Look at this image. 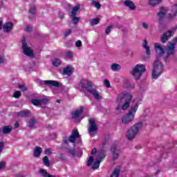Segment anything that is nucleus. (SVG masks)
I'll return each mask as SVG.
<instances>
[{
  "label": "nucleus",
  "mask_w": 177,
  "mask_h": 177,
  "mask_svg": "<svg viewBox=\"0 0 177 177\" xmlns=\"http://www.w3.org/2000/svg\"><path fill=\"white\" fill-rule=\"evenodd\" d=\"M143 124L142 122H138L131 126L127 131L126 138L128 140H133L134 138L139 135L140 129H142Z\"/></svg>",
  "instance_id": "3"
},
{
  "label": "nucleus",
  "mask_w": 177,
  "mask_h": 177,
  "mask_svg": "<svg viewBox=\"0 0 177 177\" xmlns=\"http://www.w3.org/2000/svg\"><path fill=\"white\" fill-rule=\"evenodd\" d=\"M89 122V127H88V133L90 136H95V133L96 131H97V125H96V122L95 121V119L90 118L88 120Z\"/></svg>",
  "instance_id": "10"
},
{
  "label": "nucleus",
  "mask_w": 177,
  "mask_h": 177,
  "mask_svg": "<svg viewBox=\"0 0 177 177\" xmlns=\"http://www.w3.org/2000/svg\"><path fill=\"white\" fill-rule=\"evenodd\" d=\"M120 172H121V167H118L113 170L111 174V177H118L120 176Z\"/></svg>",
  "instance_id": "26"
},
{
  "label": "nucleus",
  "mask_w": 177,
  "mask_h": 177,
  "mask_svg": "<svg viewBox=\"0 0 177 177\" xmlns=\"http://www.w3.org/2000/svg\"><path fill=\"white\" fill-rule=\"evenodd\" d=\"M146 72V65L143 64H138L136 65L130 72V74L136 81H139L142 78L143 73Z\"/></svg>",
  "instance_id": "4"
},
{
  "label": "nucleus",
  "mask_w": 177,
  "mask_h": 177,
  "mask_svg": "<svg viewBox=\"0 0 177 177\" xmlns=\"http://www.w3.org/2000/svg\"><path fill=\"white\" fill-rule=\"evenodd\" d=\"M80 138V133L78 132V130L74 129L73 130L71 136L68 138L67 137H65L64 138V143H68L70 142L71 143H75V140L77 139H79Z\"/></svg>",
  "instance_id": "9"
},
{
  "label": "nucleus",
  "mask_w": 177,
  "mask_h": 177,
  "mask_svg": "<svg viewBox=\"0 0 177 177\" xmlns=\"http://www.w3.org/2000/svg\"><path fill=\"white\" fill-rule=\"evenodd\" d=\"M61 19H63V16L61 17Z\"/></svg>",
  "instance_id": "61"
},
{
  "label": "nucleus",
  "mask_w": 177,
  "mask_h": 177,
  "mask_svg": "<svg viewBox=\"0 0 177 177\" xmlns=\"http://www.w3.org/2000/svg\"><path fill=\"white\" fill-rule=\"evenodd\" d=\"M96 151H97L96 148H94V149L92 150V151H91V154H96Z\"/></svg>",
  "instance_id": "57"
},
{
  "label": "nucleus",
  "mask_w": 177,
  "mask_h": 177,
  "mask_svg": "<svg viewBox=\"0 0 177 177\" xmlns=\"http://www.w3.org/2000/svg\"><path fill=\"white\" fill-rule=\"evenodd\" d=\"M100 19L99 18H95L90 21L91 26H96V24H99Z\"/></svg>",
  "instance_id": "33"
},
{
  "label": "nucleus",
  "mask_w": 177,
  "mask_h": 177,
  "mask_svg": "<svg viewBox=\"0 0 177 177\" xmlns=\"http://www.w3.org/2000/svg\"><path fill=\"white\" fill-rule=\"evenodd\" d=\"M123 5H124V6H127V8H129L130 10H135L136 9V6H135L133 1L131 0L124 1L123 2Z\"/></svg>",
  "instance_id": "16"
},
{
  "label": "nucleus",
  "mask_w": 177,
  "mask_h": 177,
  "mask_svg": "<svg viewBox=\"0 0 177 177\" xmlns=\"http://www.w3.org/2000/svg\"><path fill=\"white\" fill-rule=\"evenodd\" d=\"M122 102H124L123 104ZM131 102H132V95L131 93L127 92L119 93L116 97V103L119 106L115 108V114H120L121 110H128L131 105ZM121 104L122 106H120Z\"/></svg>",
  "instance_id": "1"
},
{
  "label": "nucleus",
  "mask_w": 177,
  "mask_h": 177,
  "mask_svg": "<svg viewBox=\"0 0 177 177\" xmlns=\"http://www.w3.org/2000/svg\"><path fill=\"white\" fill-rule=\"evenodd\" d=\"M43 162L46 167H50V162H49V158H48V156H44L43 158Z\"/></svg>",
  "instance_id": "34"
},
{
  "label": "nucleus",
  "mask_w": 177,
  "mask_h": 177,
  "mask_svg": "<svg viewBox=\"0 0 177 177\" xmlns=\"http://www.w3.org/2000/svg\"><path fill=\"white\" fill-rule=\"evenodd\" d=\"M41 153H42V148H41L39 147H36L34 150L33 156L36 158H38V157L41 156Z\"/></svg>",
  "instance_id": "24"
},
{
  "label": "nucleus",
  "mask_w": 177,
  "mask_h": 177,
  "mask_svg": "<svg viewBox=\"0 0 177 177\" xmlns=\"http://www.w3.org/2000/svg\"><path fill=\"white\" fill-rule=\"evenodd\" d=\"M176 15H177V6L174 5V6L171 9V12L168 14L167 19H169V20H172V19H174V17H176Z\"/></svg>",
  "instance_id": "17"
},
{
  "label": "nucleus",
  "mask_w": 177,
  "mask_h": 177,
  "mask_svg": "<svg viewBox=\"0 0 177 177\" xmlns=\"http://www.w3.org/2000/svg\"><path fill=\"white\" fill-rule=\"evenodd\" d=\"M142 48L145 49L146 50V54L147 56H150V47L149 46V44H147V40H144L142 42Z\"/></svg>",
  "instance_id": "23"
},
{
  "label": "nucleus",
  "mask_w": 177,
  "mask_h": 177,
  "mask_svg": "<svg viewBox=\"0 0 177 177\" xmlns=\"http://www.w3.org/2000/svg\"><path fill=\"white\" fill-rule=\"evenodd\" d=\"M45 154H46L47 156H50V154H52V149H46L45 150Z\"/></svg>",
  "instance_id": "49"
},
{
  "label": "nucleus",
  "mask_w": 177,
  "mask_h": 177,
  "mask_svg": "<svg viewBox=\"0 0 177 177\" xmlns=\"http://www.w3.org/2000/svg\"><path fill=\"white\" fill-rule=\"evenodd\" d=\"M35 82H37V84H39V85H42L44 84L45 85H49L50 86H59V82L55 80L42 81L39 79H37L35 80Z\"/></svg>",
  "instance_id": "13"
},
{
  "label": "nucleus",
  "mask_w": 177,
  "mask_h": 177,
  "mask_svg": "<svg viewBox=\"0 0 177 177\" xmlns=\"http://www.w3.org/2000/svg\"><path fill=\"white\" fill-rule=\"evenodd\" d=\"M92 82H89V80H82L77 85L76 89L80 92H84V91H87V92H88V89L92 88Z\"/></svg>",
  "instance_id": "7"
},
{
  "label": "nucleus",
  "mask_w": 177,
  "mask_h": 177,
  "mask_svg": "<svg viewBox=\"0 0 177 177\" xmlns=\"http://www.w3.org/2000/svg\"><path fill=\"white\" fill-rule=\"evenodd\" d=\"M172 35H174L172 34V31L171 30H168L167 32H165L160 38L161 42L165 44V42H167V41H168V39H169V38H171Z\"/></svg>",
  "instance_id": "14"
},
{
  "label": "nucleus",
  "mask_w": 177,
  "mask_h": 177,
  "mask_svg": "<svg viewBox=\"0 0 177 177\" xmlns=\"http://www.w3.org/2000/svg\"><path fill=\"white\" fill-rule=\"evenodd\" d=\"M176 30H177V25L173 27L171 30H169V31H171L172 35H174V33L175 32V31H176Z\"/></svg>",
  "instance_id": "53"
},
{
  "label": "nucleus",
  "mask_w": 177,
  "mask_h": 177,
  "mask_svg": "<svg viewBox=\"0 0 177 177\" xmlns=\"http://www.w3.org/2000/svg\"><path fill=\"white\" fill-rule=\"evenodd\" d=\"M37 121L35 120V119L32 118L30 119V120L29 121V123L28 124V127L29 128H34V126L35 125Z\"/></svg>",
  "instance_id": "37"
},
{
  "label": "nucleus",
  "mask_w": 177,
  "mask_h": 177,
  "mask_svg": "<svg viewBox=\"0 0 177 177\" xmlns=\"http://www.w3.org/2000/svg\"><path fill=\"white\" fill-rule=\"evenodd\" d=\"M142 27L143 28H145L146 30H147V28H149V24H147V23H143Z\"/></svg>",
  "instance_id": "54"
},
{
  "label": "nucleus",
  "mask_w": 177,
  "mask_h": 177,
  "mask_svg": "<svg viewBox=\"0 0 177 177\" xmlns=\"http://www.w3.org/2000/svg\"><path fill=\"white\" fill-rule=\"evenodd\" d=\"M111 68L113 71H120L121 70V66L118 64H113Z\"/></svg>",
  "instance_id": "30"
},
{
  "label": "nucleus",
  "mask_w": 177,
  "mask_h": 177,
  "mask_svg": "<svg viewBox=\"0 0 177 177\" xmlns=\"http://www.w3.org/2000/svg\"><path fill=\"white\" fill-rule=\"evenodd\" d=\"M164 71V66L158 59H156L152 66V78L157 80Z\"/></svg>",
  "instance_id": "6"
},
{
  "label": "nucleus",
  "mask_w": 177,
  "mask_h": 177,
  "mask_svg": "<svg viewBox=\"0 0 177 177\" xmlns=\"http://www.w3.org/2000/svg\"><path fill=\"white\" fill-rule=\"evenodd\" d=\"M91 5L93 6H94V8H96L97 9V10H99V9L100 8H102V5L100 4V3H99V2H97V1H96L95 0H92L91 1Z\"/></svg>",
  "instance_id": "31"
},
{
  "label": "nucleus",
  "mask_w": 177,
  "mask_h": 177,
  "mask_svg": "<svg viewBox=\"0 0 177 177\" xmlns=\"http://www.w3.org/2000/svg\"><path fill=\"white\" fill-rule=\"evenodd\" d=\"M22 50L24 55L28 56L29 57H34V53L32 48L27 44L25 39L22 40Z\"/></svg>",
  "instance_id": "8"
},
{
  "label": "nucleus",
  "mask_w": 177,
  "mask_h": 177,
  "mask_svg": "<svg viewBox=\"0 0 177 177\" xmlns=\"http://www.w3.org/2000/svg\"><path fill=\"white\" fill-rule=\"evenodd\" d=\"M102 145H103V146H104V145H106V144H105V143H103Z\"/></svg>",
  "instance_id": "60"
},
{
  "label": "nucleus",
  "mask_w": 177,
  "mask_h": 177,
  "mask_svg": "<svg viewBox=\"0 0 177 177\" xmlns=\"http://www.w3.org/2000/svg\"><path fill=\"white\" fill-rule=\"evenodd\" d=\"M104 86H106V88H110V82L109 81V80L107 79L104 80Z\"/></svg>",
  "instance_id": "44"
},
{
  "label": "nucleus",
  "mask_w": 177,
  "mask_h": 177,
  "mask_svg": "<svg viewBox=\"0 0 177 177\" xmlns=\"http://www.w3.org/2000/svg\"><path fill=\"white\" fill-rule=\"evenodd\" d=\"M29 13L32 15H35V6H32L30 8Z\"/></svg>",
  "instance_id": "45"
},
{
  "label": "nucleus",
  "mask_w": 177,
  "mask_h": 177,
  "mask_svg": "<svg viewBox=\"0 0 177 177\" xmlns=\"http://www.w3.org/2000/svg\"><path fill=\"white\" fill-rule=\"evenodd\" d=\"M57 102H58V103H60V102H59V101H57Z\"/></svg>",
  "instance_id": "62"
},
{
  "label": "nucleus",
  "mask_w": 177,
  "mask_h": 177,
  "mask_svg": "<svg viewBox=\"0 0 177 177\" xmlns=\"http://www.w3.org/2000/svg\"><path fill=\"white\" fill-rule=\"evenodd\" d=\"M39 174H40V175H41V176H44V177H56L53 175L49 174V173H48V171H46V170L45 169L39 170Z\"/></svg>",
  "instance_id": "28"
},
{
  "label": "nucleus",
  "mask_w": 177,
  "mask_h": 177,
  "mask_svg": "<svg viewBox=\"0 0 177 177\" xmlns=\"http://www.w3.org/2000/svg\"><path fill=\"white\" fill-rule=\"evenodd\" d=\"M70 34H71V30L69 29L68 30H66L64 33V37H68V35H70Z\"/></svg>",
  "instance_id": "52"
},
{
  "label": "nucleus",
  "mask_w": 177,
  "mask_h": 177,
  "mask_svg": "<svg viewBox=\"0 0 177 177\" xmlns=\"http://www.w3.org/2000/svg\"><path fill=\"white\" fill-rule=\"evenodd\" d=\"M13 96L15 97V99H19V97L21 96V93L20 91H15Z\"/></svg>",
  "instance_id": "40"
},
{
  "label": "nucleus",
  "mask_w": 177,
  "mask_h": 177,
  "mask_svg": "<svg viewBox=\"0 0 177 177\" xmlns=\"http://www.w3.org/2000/svg\"><path fill=\"white\" fill-rule=\"evenodd\" d=\"M0 30H2V21H0Z\"/></svg>",
  "instance_id": "58"
},
{
  "label": "nucleus",
  "mask_w": 177,
  "mask_h": 177,
  "mask_svg": "<svg viewBox=\"0 0 177 177\" xmlns=\"http://www.w3.org/2000/svg\"><path fill=\"white\" fill-rule=\"evenodd\" d=\"M139 104H140L137 102L131 106L128 113L122 117L120 124H122L123 125H129L131 122H133L138 109H139Z\"/></svg>",
  "instance_id": "2"
},
{
  "label": "nucleus",
  "mask_w": 177,
  "mask_h": 177,
  "mask_svg": "<svg viewBox=\"0 0 177 177\" xmlns=\"http://www.w3.org/2000/svg\"><path fill=\"white\" fill-rule=\"evenodd\" d=\"M162 1V0H149V5L151 6H156V5H160V3Z\"/></svg>",
  "instance_id": "32"
},
{
  "label": "nucleus",
  "mask_w": 177,
  "mask_h": 177,
  "mask_svg": "<svg viewBox=\"0 0 177 177\" xmlns=\"http://www.w3.org/2000/svg\"><path fill=\"white\" fill-rule=\"evenodd\" d=\"M61 63L62 62H60V59L57 58H55L54 59H53V64L55 66V67H59Z\"/></svg>",
  "instance_id": "35"
},
{
  "label": "nucleus",
  "mask_w": 177,
  "mask_h": 177,
  "mask_svg": "<svg viewBox=\"0 0 177 177\" xmlns=\"http://www.w3.org/2000/svg\"><path fill=\"white\" fill-rule=\"evenodd\" d=\"M5 63V59L0 54V64H3Z\"/></svg>",
  "instance_id": "51"
},
{
  "label": "nucleus",
  "mask_w": 177,
  "mask_h": 177,
  "mask_svg": "<svg viewBox=\"0 0 177 177\" xmlns=\"http://www.w3.org/2000/svg\"><path fill=\"white\" fill-rule=\"evenodd\" d=\"M2 132L5 135H8V133H10L12 132V127L10 126H4L2 127Z\"/></svg>",
  "instance_id": "27"
},
{
  "label": "nucleus",
  "mask_w": 177,
  "mask_h": 177,
  "mask_svg": "<svg viewBox=\"0 0 177 177\" xmlns=\"http://www.w3.org/2000/svg\"><path fill=\"white\" fill-rule=\"evenodd\" d=\"M167 11H168V10H167L166 8H161L160 9L159 12L158 13V16L159 17V21L162 20V18L165 17V14L167 13Z\"/></svg>",
  "instance_id": "21"
},
{
  "label": "nucleus",
  "mask_w": 177,
  "mask_h": 177,
  "mask_svg": "<svg viewBox=\"0 0 177 177\" xmlns=\"http://www.w3.org/2000/svg\"><path fill=\"white\" fill-rule=\"evenodd\" d=\"M75 46L77 48H81V46H82V41H81V40H78L75 42Z\"/></svg>",
  "instance_id": "46"
},
{
  "label": "nucleus",
  "mask_w": 177,
  "mask_h": 177,
  "mask_svg": "<svg viewBox=\"0 0 177 177\" xmlns=\"http://www.w3.org/2000/svg\"><path fill=\"white\" fill-rule=\"evenodd\" d=\"M41 104H46L49 102V98L48 97H44L40 99Z\"/></svg>",
  "instance_id": "38"
},
{
  "label": "nucleus",
  "mask_w": 177,
  "mask_h": 177,
  "mask_svg": "<svg viewBox=\"0 0 177 177\" xmlns=\"http://www.w3.org/2000/svg\"><path fill=\"white\" fill-rule=\"evenodd\" d=\"M177 37H175L173 41L169 42L167 48V53L169 56L170 55H174L175 53V47L176 46Z\"/></svg>",
  "instance_id": "11"
},
{
  "label": "nucleus",
  "mask_w": 177,
  "mask_h": 177,
  "mask_svg": "<svg viewBox=\"0 0 177 177\" xmlns=\"http://www.w3.org/2000/svg\"><path fill=\"white\" fill-rule=\"evenodd\" d=\"M31 103L32 104H33L34 106H41V100H38V99H33L31 100Z\"/></svg>",
  "instance_id": "36"
},
{
  "label": "nucleus",
  "mask_w": 177,
  "mask_h": 177,
  "mask_svg": "<svg viewBox=\"0 0 177 177\" xmlns=\"http://www.w3.org/2000/svg\"><path fill=\"white\" fill-rule=\"evenodd\" d=\"M14 127L15 129L19 128V122H16L14 124Z\"/></svg>",
  "instance_id": "56"
},
{
  "label": "nucleus",
  "mask_w": 177,
  "mask_h": 177,
  "mask_svg": "<svg viewBox=\"0 0 177 177\" xmlns=\"http://www.w3.org/2000/svg\"><path fill=\"white\" fill-rule=\"evenodd\" d=\"M88 93H91L96 100H100L102 99V95L95 88L88 89Z\"/></svg>",
  "instance_id": "15"
},
{
  "label": "nucleus",
  "mask_w": 177,
  "mask_h": 177,
  "mask_svg": "<svg viewBox=\"0 0 177 177\" xmlns=\"http://www.w3.org/2000/svg\"><path fill=\"white\" fill-rule=\"evenodd\" d=\"M3 147H5V142H0V154L2 153V150H3Z\"/></svg>",
  "instance_id": "48"
},
{
  "label": "nucleus",
  "mask_w": 177,
  "mask_h": 177,
  "mask_svg": "<svg viewBox=\"0 0 177 177\" xmlns=\"http://www.w3.org/2000/svg\"><path fill=\"white\" fill-rule=\"evenodd\" d=\"M31 30H32V26H31V25H28L25 28V31H26L27 32H30V31H31Z\"/></svg>",
  "instance_id": "43"
},
{
  "label": "nucleus",
  "mask_w": 177,
  "mask_h": 177,
  "mask_svg": "<svg viewBox=\"0 0 177 177\" xmlns=\"http://www.w3.org/2000/svg\"><path fill=\"white\" fill-rule=\"evenodd\" d=\"M30 114V111H21L17 113L18 117H28V115Z\"/></svg>",
  "instance_id": "29"
},
{
  "label": "nucleus",
  "mask_w": 177,
  "mask_h": 177,
  "mask_svg": "<svg viewBox=\"0 0 177 177\" xmlns=\"http://www.w3.org/2000/svg\"><path fill=\"white\" fill-rule=\"evenodd\" d=\"M70 154H72L73 156L75 155V150L73 149L69 151Z\"/></svg>",
  "instance_id": "55"
},
{
  "label": "nucleus",
  "mask_w": 177,
  "mask_h": 177,
  "mask_svg": "<svg viewBox=\"0 0 177 177\" xmlns=\"http://www.w3.org/2000/svg\"><path fill=\"white\" fill-rule=\"evenodd\" d=\"M66 57L68 59H71L73 57V53L70 51L66 53Z\"/></svg>",
  "instance_id": "47"
},
{
  "label": "nucleus",
  "mask_w": 177,
  "mask_h": 177,
  "mask_svg": "<svg viewBox=\"0 0 177 177\" xmlns=\"http://www.w3.org/2000/svg\"><path fill=\"white\" fill-rule=\"evenodd\" d=\"M111 151L113 154V160H117V158H118V157L120 156V150L117 149V147L113 146V147H111Z\"/></svg>",
  "instance_id": "19"
},
{
  "label": "nucleus",
  "mask_w": 177,
  "mask_h": 177,
  "mask_svg": "<svg viewBox=\"0 0 177 177\" xmlns=\"http://www.w3.org/2000/svg\"><path fill=\"white\" fill-rule=\"evenodd\" d=\"M106 157V152H100L98 153L95 161L93 162V156H90L87 161V165L91 167L92 169H97L100 166V162L103 160V158Z\"/></svg>",
  "instance_id": "5"
},
{
  "label": "nucleus",
  "mask_w": 177,
  "mask_h": 177,
  "mask_svg": "<svg viewBox=\"0 0 177 177\" xmlns=\"http://www.w3.org/2000/svg\"><path fill=\"white\" fill-rule=\"evenodd\" d=\"M82 111H84V108L81 106L80 109H76L75 111L72 112V118H74V120H77L81 114H82Z\"/></svg>",
  "instance_id": "18"
},
{
  "label": "nucleus",
  "mask_w": 177,
  "mask_h": 177,
  "mask_svg": "<svg viewBox=\"0 0 177 177\" xmlns=\"http://www.w3.org/2000/svg\"><path fill=\"white\" fill-rule=\"evenodd\" d=\"M112 28H114V26H108L107 28L105 30V34L109 35V34H110V31L112 30Z\"/></svg>",
  "instance_id": "39"
},
{
  "label": "nucleus",
  "mask_w": 177,
  "mask_h": 177,
  "mask_svg": "<svg viewBox=\"0 0 177 177\" xmlns=\"http://www.w3.org/2000/svg\"><path fill=\"white\" fill-rule=\"evenodd\" d=\"M18 88H19V89L22 90L23 92H26V91H27V87H26V86H24V84H19Z\"/></svg>",
  "instance_id": "42"
},
{
  "label": "nucleus",
  "mask_w": 177,
  "mask_h": 177,
  "mask_svg": "<svg viewBox=\"0 0 177 177\" xmlns=\"http://www.w3.org/2000/svg\"><path fill=\"white\" fill-rule=\"evenodd\" d=\"M3 30L4 32H10L13 30V24L12 22H7L3 26Z\"/></svg>",
  "instance_id": "20"
},
{
  "label": "nucleus",
  "mask_w": 177,
  "mask_h": 177,
  "mask_svg": "<svg viewBox=\"0 0 177 177\" xmlns=\"http://www.w3.org/2000/svg\"><path fill=\"white\" fill-rule=\"evenodd\" d=\"M6 165V163L5 162H0V171L1 169H3Z\"/></svg>",
  "instance_id": "50"
},
{
  "label": "nucleus",
  "mask_w": 177,
  "mask_h": 177,
  "mask_svg": "<svg viewBox=\"0 0 177 177\" xmlns=\"http://www.w3.org/2000/svg\"><path fill=\"white\" fill-rule=\"evenodd\" d=\"M80 4H77L75 7H73L71 11V16H72V17H74V16H77V13L80 10Z\"/></svg>",
  "instance_id": "25"
},
{
  "label": "nucleus",
  "mask_w": 177,
  "mask_h": 177,
  "mask_svg": "<svg viewBox=\"0 0 177 177\" xmlns=\"http://www.w3.org/2000/svg\"><path fill=\"white\" fill-rule=\"evenodd\" d=\"M73 24H77L80 21V17L74 16L72 19Z\"/></svg>",
  "instance_id": "41"
},
{
  "label": "nucleus",
  "mask_w": 177,
  "mask_h": 177,
  "mask_svg": "<svg viewBox=\"0 0 177 177\" xmlns=\"http://www.w3.org/2000/svg\"><path fill=\"white\" fill-rule=\"evenodd\" d=\"M154 50L155 52L157 53L158 56H163L164 53H165V50H167V47H165V46L160 44V43H155Z\"/></svg>",
  "instance_id": "12"
},
{
  "label": "nucleus",
  "mask_w": 177,
  "mask_h": 177,
  "mask_svg": "<svg viewBox=\"0 0 177 177\" xmlns=\"http://www.w3.org/2000/svg\"><path fill=\"white\" fill-rule=\"evenodd\" d=\"M74 68H72V66H66V68H64V72L63 74L64 75H73V71Z\"/></svg>",
  "instance_id": "22"
},
{
  "label": "nucleus",
  "mask_w": 177,
  "mask_h": 177,
  "mask_svg": "<svg viewBox=\"0 0 177 177\" xmlns=\"http://www.w3.org/2000/svg\"><path fill=\"white\" fill-rule=\"evenodd\" d=\"M158 174H160V170L156 171V175H158Z\"/></svg>",
  "instance_id": "59"
}]
</instances>
